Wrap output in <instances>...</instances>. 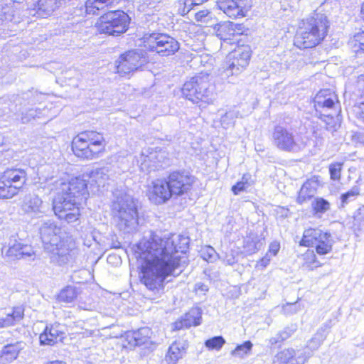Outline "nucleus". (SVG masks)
I'll return each mask as SVG.
<instances>
[{"instance_id": "45", "label": "nucleus", "mask_w": 364, "mask_h": 364, "mask_svg": "<svg viewBox=\"0 0 364 364\" xmlns=\"http://www.w3.org/2000/svg\"><path fill=\"white\" fill-rule=\"evenodd\" d=\"M225 343V340L222 336H215L205 341V346L208 350H220Z\"/></svg>"}, {"instance_id": "43", "label": "nucleus", "mask_w": 364, "mask_h": 364, "mask_svg": "<svg viewBox=\"0 0 364 364\" xmlns=\"http://www.w3.org/2000/svg\"><path fill=\"white\" fill-rule=\"evenodd\" d=\"M350 43L357 54L364 53V31L356 33Z\"/></svg>"}, {"instance_id": "57", "label": "nucleus", "mask_w": 364, "mask_h": 364, "mask_svg": "<svg viewBox=\"0 0 364 364\" xmlns=\"http://www.w3.org/2000/svg\"><path fill=\"white\" fill-rule=\"evenodd\" d=\"M248 187L242 181H238L232 187V191L235 195H238L240 192L245 191Z\"/></svg>"}, {"instance_id": "14", "label": "nucleus", "mask_w": 364, "mask_h": 364, "mask_svg": "<svg viewBox=\"0 0 364 364\" xmlns=\"http://www.w3.org/2000/svg\"><path fill=\"white\" fill-rule=\"evenodd\" d=\"M146 63L142 50H129L121 55L116 62L117 72L120 74H129L137 70Z\"/></svg>"}, {"instance_id": "55", "label": "nucleus", "mask_w": 364, "mask_h": 364, "mask_svg": "<svg viewBox=\"0 0 364 364\" xmlns=\"http://www.w3.org/2000/svg\"><path fill=\"white\" fill-rule=\"evenodd\" d=\"M353 92L355 95L358 93H363L364 90V75H360L357 77V80L353 85Z\"/></svg>"}, {"instance_id": "38", "label": "nucleus", "mask_w": 364, "mask_h": 364, "mask_svg": "<svg viewBox=\"0 0 364 364\" xmlns=\"http://www.w3.org/2000/svg\"><path fill=\"white\" fill-rule=\"evenodd\" d=\"M302 267L308 270H313L321 266V263L316 259L314 250H308L303 255Z\"/></svg>"}, {"instance_id": "39", "label": "nucleus", "mask_w": 364, "mask_h": 364, "mask_svg": "<svg viewBox=\"0 0 364 364\" xmlns=\"http://www.w3.org/2000/svg\"><path fill=\"white\" fill-rule=\"evenodd\" d=\"M19 191L1 176H0V198H11Z\"/></svg>"}, {"instance_id": "13", "label": "nucleus", "mask_w": 364, "mask_h": 364, "mask_svg": "<svg viewBox=\"0 0 364 364\" xmlns=\"http://www.w3.org/2000/svg\"><path fill=\"white\" fill-rule=\"evenodd\" d=\"M272 141L274 146L282 151L296 153L301 149L294 133L281 125L274 127L272 134Z\"/></svg>"}, {"instance_id": "6", "label": "nucleus", "mask_w": 364, "mask_h": 364, "mask_svg": "<svg viewBox=\"0 0 364 364\" xmlns=\"http://www.w3.org/2000/svg\"><path fill=\"white\" fill-rule=\"evenodd\" d=\"M105 145L102 134L95 131H85L73 139L72 149L76 156L92 160L100 156L105 150Z\"/></svg>"}, {"instance_id": "64", "label": "nucleus", "mask_w": 364, "mask_h": 364, "mask_svg": "<svg viewBox=\"0 0 364 364\" xmlns=\"http://www.w3.org/2000/svg\"><path fill=\"white\" fill-rule=\"evenodd\" d=\"M279 249V245L277 244H272L270 245L269 251L273 252L274 255H276Z\"/></svg>"}, {"instance_id": "61", "label": "nucleus", "mask_w": 364, "mask_h": 364, "mask_svg": "<svg viewBox=\"0 0 364 364\" xmlns=\"http://www.w3.org/2000/svg\"><path fill=\"white\" fill-rule=\"evenodd\" d=\"M331 327V321L329 320L326 321L323 325L318 330V331H321L323 333L326 334V331L330 329Z\"/></svg>"}, {"instance_id": "46", "label": "nucleus", "mask_w": 364, "mask_h": 364, "mask_svg": "<svg viewBox=\"0 0 364 364\" xmlns=\"http://www.w3.org/2000/svg\"><path fill=\"white\" fill-rule=\"evenodd\" d=\"M326 337V333L317 331L314 337L308 341L306 348L309 349L311 352L316 350L321 345Z\"/></svg>"}, {"instance_id": "24", "label": "nucleus", "mask_w": 364, "mask_h": 364, "mask_svg": "<svg viewBox=\"0 0 364 364\" xmlns=\"http://www.w3.org/2000/svg\"><path fill=\"white\" fill-rule=\"evenodd\" d=\"M202 319V310L199 307H193L189 310L181 318V321L175 323L177 329L182 328H190L191 326H199Z\"/></svg>"}, {"instance_id": "36", "label": "nucleus", "mask_w": 364, "mask_h": 364, "mask_svg": "<svg viewBox=\"0 0 364 364\" xmlns=\"http://www.w3.org/2000/svg\"><path fill=\"white\" fill-rule=\"evenodd\" d=\"M262 246L259 237L255 234H250L244 240L243 248L247 254L252 255L257 252Z\"/></svg>"}, {"instance_id": "3", "label": "nucleus", "mask_w": 364, "mask_h": 364, "mask_svg": "<svg viewBox=\"0 0 364 364\" xmlns=\"http://www.w3.org/2000/svg\"><path fill=\"white\" fill-rule=\"evenodd\" d=\"M39 233L43 248L51 254L50 258L53 262L64 265L73 259L75 255L73 239L53 220H41Z\"/></svg>"}, {"instance_id": "53", "label": "nucleus", "mask_w": 364, "mask_h": 364, "mask_svg": "<svg viewBox=\"0 0 364 364\" xmlns=\"http://www.w3.org/2000/svg\"><path fill=\"white\" fill-rule=\"evenodd\" d=\"M14 15L11 9L6 6L0 9V23L13 21Z\"/></svg>"}, {"instance_id": "29", "label": "nucleus", "mask_w": 364, "mask_h": 364, "mask_svg": "<svg viewBox=\"0 0 364 364\" xmlns=\"http://www.w3.org/2000/svg\"><path fill=\"white\" fill-rule=\"evenodd\" d=\"M337 111L325 112L316 114V116L321 120L320 125L323 127L326 130L331 132H334L339 127L337 119L335 118Z\"/></svg>"}, {"instance_id": "42", "label": "nucleus", "mask_w": 364, "mask_h": 364, "mask_svg": "<svg viewBox=\"0 0 364 364\" xmlns=\"http://www.w3.org/2000/svg\"><path fill=\"white\" fill-rule=\"evenodd\" d=\"M311 207L316 215H322L330 209L329 202L323 198H316L311 203Z\"/></svg>"}, {"instance_id": "26", "label": "nucleus", "mask_w": 364, "mask_h": 364, "mask_svg": "<svg viewBox=\"0 0 364 364\" xmlns=\"http://www.w3.org/2000/svg\"><path fill=\"white\" fill-rule=\"evenodd\" d=\"M239 27H240V24L225 21L215 24L213 30L220 40L226 41L230 39V36H233L237 30H240Z\"/></svg>"}, {"instance_id": "51", "label": "nucleus", "mask_w": 364, "mask_h": 364, "mask_svg": "<svg viewBox=\"0 0 364 364\" xmlns=\"http://www.w3.org/2000/svg\"><path fill=\"white\" fill-rule=\"evenodd\" d=\"M208 0H185L182 9V14L186 15L197 6L203 4Z\"/></svg>"}, {"instance_id": "32", "label": "nucleus", "mask_w": 364, "mask_h": 364, "mask_svg": "<svg viewBox=\"0 0 364 364\" xmlns=\"http://www.w3.org/2000/svg\"><path fill=\"white\" fill-rule=\"evenodd\" d=\"M24 309L21 306L14 307L5 318H0V328L15 325L23 317Z\"/></svg>"}, {"instance_id": "47", "label": "nucleus", "mask_w": 364, "mask_h": 364, "mask_svg": "<svg viewBox=\"0 0 364 364\" xmlns=\"http://www.w3.org/2000/svg\"><path fill=\"white\" fill-rule=\"evenodd\" d=\"M360 194V188L355 186L347 192L341 196V205L343 207L349 202L354 200L356 197Z\"/></svg>"}, {"instance_id": "9", "label": "nucleus", "mask_w": 364, "mask_h": 364, "mask_svg": "<svg viewBox=\"0 0 364 364\" xmlns=\"http://www.w3.org/2000/svg\"><path fill=\"white\" fill-rule=\"evenodd\" d=\"M142 39L144 46L161 56L175 54L180 48L179 43L173 37L162 33L146 32Z\"/></svg>"}, {"instance_id": "23", "label": "nucleus", "mask_w": 364, "mask_h": 364, "mask_svg": "<svg viewBox=\"0 0 364 364\" xmlns=\"http://www.w3.org/2000/svg\"><path fill=\"white\" fill-rule=\"evenodd\" d=\"M19 191L27 181V173L22 168H8L1 175Z\"/></svg>"}, {"instance_id": "22", "label": "nucleus", "mask_w": 364, "mask_h": 364, "mask_svg": "<svg viewBox=\"0 0 364 364\" xmlns=\"http://www.w3.org/2000/svg\"><path fill=\"white\" fill-rule=\"evenodd\" d=\"M65 332L63 326L59 323H55L46 326L43 333L39 336L41 345L53 346L58 340L61 341L64 338Z\"/></svg>"}, {"instance_id": "30", "label": "nucleus", "mask_w": 364, "mask_h": 364, "mask_svg": "<svg viewBox=\"0 0 364 364\" xmlns=\"http://www.w3.org/2000/svg\"><path fill=\"white\" fill-rule=\"evenodd\" d=\"M23 209L27 213L33 214L40 217V214L45 212L42 200L38 196H33L27 200L23 205Z\"/></svg>"}, {"instance_id": "60", "label": "nucleus", "mask_w": 364, "mask_h": 364, "mask_svg": "<svg viewBox=\"0 0 364 364\" xmlns=\"http://www.w3.org/2000/svg\"><path fill=\"white\" fill-rule=\"evenodd\" d=\"M240 181H242L247 187L251 186L252 184L251 175L250 173L244 174Z\"/></svg>"}, {"instance_id": "48", "label": "nucleus", "mask_w": 364, "mask_h": 364, "mask_svg": "<svg viewBox=\"0 0 364 364\" xmlns=\"http://www.w3.org/2000/svg\"><path fill=\"white\" fill-rule=\"evenodd\" d=\"M238 117V112L229 111L225 113L220 118V123L223 128L228 129L234 124L235 119Z\"/></svg>"}, {"instance_id": "28", "label": "nucleus", "mask_w": 364, "mask_h": 364, "mask_svg": "<svg viewBox=\"0 0 364 364\" xmlns=\"http://www.w3.org/2000/svg\"><path fill=\"white\" fill-rule=\"evenodd\" d=\"M318 186L316 180L313 178L307 180L299 190L297 203L302 204L311 199L316 193Z\"/></svg>"}, {"instance_id": "27", "label": "nucleus", "mask_w": 364, "mask_h": 364, "mask_svg": "<svg viewBox=\"0 0 364 364\" xmlns=\"http://www.w3.org/2000/svg\"><path fill=\"white\" fill-rule=\"evenodd\" d=\"M23 345V342H16L4 346L0 350V363H10L16 359Z\"/></svg>"}, {"instance_id": "50", "label": "nucleus", "mask_w": 364, "mask_h": 364, "mask_svg": "<svg viewBox=\"0 0 364 364\" xmlns=\"http://www.w3.org/2000/svg\"><path fill=\"white\" fill-rule=\"evenodd\" d=\"M343 164L341 162H335L329 165L330 178L335 181H338L341 177V171Z\"/></svg>"}, {"instance_id": "25", "label": "nucleus", "mask_w": 364, "mask_h": 364, "mask_svg": "<svg viewBox=\"0 0 364 364\" xmlns=\"http://www.w3.org/2000/svg\"><path fill=\"white\" fill-rule=\"evenodd\" d=\"M306 358L296 356L293 348H286L278 352L273 360V364H304Z\"/></svg>"}, {"instance_id": "17", "label": "nucleus", "mask_w": 364, "mask_h": 364, "mask_svg": "<svg viewBox=\"0 0 364 364\" xmlns=\"http://www.w3.org/2000/svg\"><path fill=\"white\" fill-rule=\"evenodd\" d=\"M337 97L330 90H320L314 99L316 114L334 112L336 110Z\"/></svg>"}, {"instance_id": "4", "label": "nucleus", "mask_w": 364, "mask_h": 364, "mask_svg": "<svg viewBox=\"0 0 364 364\" xmlns=\"http://www.w3.org/2000/svg\"><path fill=\"white\" fill-rule=\"evenodd\" d=\"M113 195L112 213L116 228L123 234L135 232L139 223L138 210L134 198L124 190L117 189Z\"/></svg>"}, {"instance_id": "21", "label": "nucleus", "mask_w": 364, "mask_h": 364, "mask_svg": "<svg viewBox=\"0 0 364 364\" xmlns=\"http://www.w3.org/2000/svg\"><path fill=\"white\" fill-rule=\"evenodd\" d=\"M6 255L11 259H20L32 257L34 251L31 245L23 243L21 240L14 239L10 240Z\"/></svg>"}, {"instance_id": "8", "label": "nucleus", "mask_w": 364, "mask_h": 364, "mask_svg": "<svg viewBox=\"0 0 364 364\" xmlns=\"http://www.w3.org/2000/svg\"><path fill=\"white\" fill-rule=\"evenodd\" d=\"M130 20L129 15L122 10L109 11L99 18L96 28L101 34L118 36L128 30Z\"/></svg>"}, {"instance_id": "49", "label": "nucleus", "mask_w": 364, "mask_h": 364, "mask_svg": "<svg viewBox=\"0 0 364 364\" xmlns=\"http://www.w3.org/2000/svg\"><path fill=\"white\" fill-rule=\"evenodd\" d=\"M200 252L201 257L204 260L209 262H213L215 261L218 257V255L217 254L215 249L211 246L208 245L202 247Z\"/></svg>"}, {"instance_id": "2", "label": "nucleus", "mask_w": 364, "mask_h": 364, "mask_svg": "<svg viewBox=\"0 0 364 364\" xmlns=\"http://www.w3.org/2000/svg\"><path fill=\"white\" fill-rule=\"evenodd\" d=\"M56 196L53 202L55 215L68 223L76 222L80 216V205L87 199V185L82 178L69 181L58 179L53 183Z\"/></svg>"}, {"instance_id": "63", "label": "nucleus", "mask_w": 364, "mask_h": 364, "mask_svg": "<svg viewBox=\"0 0 364 364\" xmlns=\"http://www.w3.org/2000/svg\"><path fill=\"white\" fill-rule=\"evenodd\" d=\"M269 262L270 258L267 255H266L259 260V264L262 267H266L269 264Z\"/></svg>"}, {"instance_id": "34", "label": "nucleus", "mask_w": 364, "mask_h": 364, "mask_svg": "<svg viewBox=\"0 0 364 364\" xmlns=\"http://www.w3.org/2000/svg\"><path fill=\"white\" fill-rule=\"evenodd\" d=\"M33 94L31 92L25 93L23 95V97H22V100H28L27 104L33 105L35 103L34 97H33ZM21 98L19 97H16V99L14 100V102L16 103V105L14 106V104L9 105V107H6L3 106L2 100H0V105H1V107H0V117L9 114L10 112H17L18 109H16L17 107V102H19L20 105H21Z\"/></svg>"}, {"instance_id": "16", "label": "nucleus", "mask_w": 364, "mask_h": 364, "mask_svg": "<svg viewBox=\"0 0 364 364\" xmlns=\"http://www.w3.org/2000/svg\"><path fill=\"white\" fill-rule=\"evenodd\" d=\"M110 171L108 167H102L92 169L88 172L85 173L81 176L77 178H82L87 185V190L88 189V184L92 192H95V188L96 191L99 190L100 187H105L107 184H109L110 180ZM88 196V191H87V196Z\"/></svg>"}, {"instance_id": "5", "label": "nucleus", "mask_w": 364, "mask_h": 364, "mask_svg": "<svg viewBox=\"0 0 364 364\" xmlns=\"http://www.w3.org/2000/svg\"><path fill=\"white\" fill-rule=\"evenodd\" d=\"M329 26V21L324 14L314 13L303 21L295 36L294 45L300 49L316 46L326 36Z\"/></svg>"}, {"instance_id": "15", "label": "nucleus", "mask_w": 364, "mask_h": 364, "mask_svg": "<svg viewBox=\"0 0 364 364\" xmlns=\"http://www.w3.org/2000/svg\"><path fill=\"white\" fill-rule=\"evenodd\" d=\"M166 179L173 196L187 193L194 183V176L186 171H173Z\"/></svg>"}, {"instance_id": "58", "label": "nucleus", "mask_w": 364, "mask_h": 364, "mask_svg": "<svg viewBox=\"0 0 364 364\" xmlns=\"http://www.w3.org/2000/svg\"><path fill=\"white\" fill-rule=\"evenodd\" d=\"M208 289V287L202 282H197L194 287V290L196 293L201 292L205 294Z\"/></svg>"}, {"instance_id": "37", "label": "nucleus", "mask_w": 364, "mask_h": 364, "mask_svg": "<svg viewBox=\"0 0 364 364\" xmlns=\"http://www.w3.org/2000/svg\"><path fill=\"white\" fill-rule=\"evenodd\" d=\"M297 330L296 324L291 323L282 331H280L275 336L269 339L271 345H275L278 343L283 342L290 338Z\"/></svg>"}, {"instance_id": "31", "label": "nucleus", "mask_w": 364, "mask_h": 364, "mask_svg": "<svg viewBox=\"0 0 364 364\" xmlns=\"http://www.w3.org/2000/svg\"><path fill=\"white\" fill-rule=\"evenodd\" d=\"M186 353L184 346L178 342L173 343L168 348L166 355V360L168 364H176Z\"/></svg>"}, {"instance_id": "10", "label": "nucleus", "mask_w": 364, "mask_h": 364, "mask_svg": "<svg viewBox=\"0 0 364 364\" xmlns=\"http://www.w3.org/2000/svg\"><path fill=\"white\" fill-rule=\"evenodd\" d=\"M251 57V50L248 46L238 47L227 57L225 67L221 73L223 79L232 82L230 77L238 75L248 65Z\"/></svg>"}, {"instance_id": "18", "label": "nucleus", "mask_w": 364, "mask_h": 364, "mask_svg": "<svg viewBox=\"0 0 364 364\" xmlns=\"http://www.w3.org/2000/svg\"><path fill=\"white\" fill-rule=\"evenodd\" d=\"M153 332L149 327L140 328L136 331H129L126 333V339L131 346L145 345L146 348L154 349L156 342L152 341Z\"/></svg>"}, {"instance_id": "19", "label": "nucleus", "mask_w": 364, "mask_h": 364, "mask_svg": "<svg viewBox=\"0 0 364 364\" xmlns=\"http://www.w3.org/2000/svg\"><path fill=\"white\" fill-rule=\"evenodd\" d=\"M173 196L167 179H157L152 183L149 198L156 204L164 203Z\"/></svg>"}, {"instance_id": "62", "label": "nucleus", "mask_w": 364, "mask_h": 364, "mask_svg": "<svg viewBox=\"0 0 364 364\" xmlns=\"http://www.w3.org/2000/svg\"><path fill=\"white\" fill-rule=\"evenodd\" d=\"M110 246L114 249H119L121 247V242L117 240V238L112 237Z\"/></svg>"}, {"instance_id": "44", "label": "nucleus", "mask_w": 364, "mask_h": 364, "mask_svg": "<svg viewBox=\"0 0 364 364\" xmlns=\"http://www.w3.org/2000/svg\"><path fill=\"white\" fill-rule=\"evenodd\" d=\"M107 6L109 4H105L102 0H87L85 4L86 12L88 14L95 15L100 9Z\"/></svg>"}, {"instance_id": "35", "label": "nucleus", "mask_w": 364, "mask_h": 364, "mask_svg": "<svg viewBox=\"0 0 364 364\" xmlns=\"http://www.w3.org/2000/svg\"><path fill=\"white\" fill-rule=\"evenodd\" d=\"M78 295L77 289L72 285H68L60 290L57 296V300L63 303H72Z\"/></svg>"}, {"instance_id": "59", "label": "nucleus", "mask_w": 364, "mask_h": 364, "mask_svg": "<svg viewBox=\"0 0 364 364\" xmlns=\"http://www.w3.org/2000/svg\"><path fill=\"white\" fill-rule=\"evenodd\" d=\"M355 220L361 224L364 223V206L358 210L355 215Z\"/></svg>"}, {"instance_id": "54", "label": "nucleus", "mask_w": 364, "mask_h": 364, "mask_svg": "<svg viewBox=\"0 0 364 364\" xmlns=\"http://www.w3.org/2000/svg\"><path fill=\"white\" fill-rule=\"evenodd\" d=\"M353 112L358 119L364 122V101L360 100L358 104L354 105Z\"/></svg>"}, {"instance_id": "41", "label": "nucleus", "mask_w": 364, "mask_h": 364, "mask_svg": "<svg viewBox=\"0 0 364 364\" xmlns=\"http://www.w3.org/2000/svg\"><path fill=\"white\" fill-rule=\"evenodd\" d=\"M252 346L253 345L251 341H245L242 344L237 345L236 348L231 351V355L234 357L244 358L250 355Z\"/></svg>"}, {"instance_id": "11", "label": "nucleus", "mask_w": 364, "mask_h": 364, "mask_svg": "<svg viewBox=\"0 0 364 364\" xmlns=\"http://www.w3.org/2000/svg\"><path fill=\"white\" fill-rule=\"evenodd\" d=\"M334 241L330 233L318 228L305 230L299 244L304 247H314L317 254L325 255L332 250Z\"/></svg>"}, {"instance_id": "7", "label": "nucleus", "mask_w": 364, "mask_h": 364, "mask_svg": "<svg viewBox=\"0 0 364 364\" xmlns=\"http://www.w3.org/2000/svg\"><path fill=\"white\" fill-rule=\"evenodd\" d=\"M215 85L210 82V75L201 73L186 81L181 92L185 98L193 103H210L215 99Z\"/></svg>"}, {"instance_id": "52", "label": "nucleus", "mask_w": 364, "mask_h": 364, "mask_svg": "<svg viewBox=\"0 0 364 364\" xmlns=\"http://www.w3.org/2000/svg\"><path fill=\"white\" fill-rule=\"evenodd\" d=\"M195 19L198 22L207 23L212 19V13L208 9L197 11L195 14Z\"/></svg>"}, {"instance_id": "20", "label": "nucleus", "mask_w": 364, "mask_h": 364, "mask_svg": "<svg viewBox=\"0 0 364 364\" xmlns=\"http://www.w3.org/2000/svg\"><path fill=\"white\" fill-rule=\"evenodd\" d=\"M217 6L230 18L246 16V4L242 0H218Z\"/></svg>"}, {"instance_id": "33", "label": "nucleus", "mask_w": 364, "mask_h": 364, "mask_svg": "<svg viewBox=\"0 0 364 364\" xmlns=\"http://www.w3.org/2000/svg\"><path fill=\"white\" fill-rule=\"evenodd\" d=\"M57 7V0H38L34 9L39 16L45 17L50 15Z\"/></svg>"}, {"instance_id": "40", "label": "nucleus", "mask_w": 364, "mask_h": 364, "mask_svg": "<svg viewBox=\"0 0 364 364\" xmlns=\"http://www.w3.org/2000/svg\"><path fill=\"white\" fill-rule=\"evenodd\" d=\"M45 109H41V107H36L35 109L28 108L25 112L22 111L21 112V122L26 124L36 118H41L45 115Z\"/></svg>"}, {"instance_id": "56", "label": "nucleus", "mask_w": 364, "mask_h": 364, "mask_svg": "<svg viewBox=\"0 0 364 364\" xmlns=\"http://www.w3.org/2000/svg\"><path fill=\"white\" fill-rule=\"evenodd\" d=\"M301 310L299 304L297 302L296 303H287L285 306H283L284 312L287 314H293Z\"/></svg>"}, {"instance_id": "1", "label": "nucleus", "mask_w": 364, "mask_h": 364, "mask_svg": "<svg viewBox=\"0 0 364 364\" xmlns=\"http://www.w3.org/2000/svg\"><path fill=\"white\" fill-rule=\"evenodd\" d=\"M189 237L177 234L160 236L151 233L149 239H143L138 245L141 257L145 260L142 269L141 282L149 290L163 288V283L168 276L176 277L187 264L186 257Z\"/></svg>"}, {"instance_id": "12", "label": "nucleus", "mask_w": 364, "mask_h": 364, "mask_svg": "<svg viewBox=\"0 0 364 364\" xmlns=\"http://www.w3.org/2000/svg\"><path fill=\"white\" fill-rule=\"evenodd\" d=\"M134 162L144 173L164 168L169 164V160L164 151L151 147L144 148L139 156H135Z\"/></svg>"}]
</instances>
